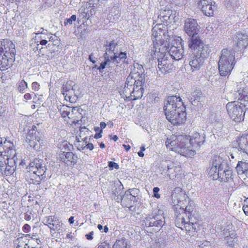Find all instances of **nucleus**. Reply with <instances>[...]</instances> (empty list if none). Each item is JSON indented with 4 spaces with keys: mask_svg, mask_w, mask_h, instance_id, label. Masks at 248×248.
Instances as JSON below:
<instances>
[{
    "mask_svg": "<svg viewBox=\"0 0 248 248\" xmlns=\"http://www.w3.org/2000/svg\"><path fill=\"white\" fill-rule=\"evenodd\" d=\"M204 137L199 133L195 132L192 136L172 135L167 138L166 145L171 149L186 157L195 155L196 151L203 144Z\"/></svg>",
    "mask_w": 248,
    "mask_h": 248,
    "instance_id": "f257e3e1",
    "label": "nucleus"
},
{
    "mask_svg": "<svg viewBox=\"0 0 248 248\" xmlns=\"http://www.w3.org/2000/svg\"><path fill=\"white\" fill-rule=\"evenodd\" d=\"M192 51L189 58V64L193 71L198 70L203 64L204 60L210 52L207 45L204 43L196 44L194 47H189Z\"/></svg>",
    "mask_w": 248,
    "mask_h": 248,
    "instance_id": "f03ea898",
    "label": "nucleus"
},
{
    "mask_svg": "<svg viewBox=\"0 0 248 248\" xmlns=\"http://www.w3.org/2000/svg\"><path fill=\"white\" fill-rule=\"evenodd\" d=\"M46 162L42 159H36L30 164L29 182L30 184L38 185L46 178Z\"/></svg>",
    "mask_w": 248,
    "mask_h": 248,
    "instance_id": "7ed1b4c3",
    "label": "nucleus"
},
{
    "mask_svg": "<svg viewBox=\"0 0 248 248\" xmlns=\"http://www.w3.org/2000/svg\"><path fill=\"white\" fill-rule=\"evenodd\" d=\"M234 54L231 50L223 49L218 62L219 74L221 76H227L231 74L234 65Z\"/></svg>",
    "mask_w": 248,
    "mask_h": 248,
    "instance_id": "20e7f679",
    "label": "nucleus"
},
{
    "mask_svg": "<svg viewBox=\"0 0 248 248\" xmlns=\"http://www.w3.org/2000/svg\"><path fill=\"white\" fill-rule=\"evenodd\" d=\"M184 30L188 35L191 36L188 42V47H194L196 44L203 43L198 35L200 27L196 20L191 18L186 19L185 22Z\"/></svg>",
    "mask_w": 248,
    "mask_h": 248,
    "instance_id": "39448f33",
    "label": "nucleus"
},
{
    "mask_svg": "<svg viewBox=\"0 0 248 248\" xmlns=\"http://www.w3.org/2000/svg\"><path fill=\"white\" fill-rule=\"evenodd\" d=\"M166 27L161 23H157L152 29V41L155 45L156 48L159 51H163L167 50L169 47L167 46L168 41H165L163 37H164L165 30Z\"/></svg>",
    "mask_w": 248,
    "mask_h": 248,
    "instance_id": "423d86ee",
    "label": "nucleus"
},
{
    "mask_svg": "<svg viewBox=\"0 0 248 248\" xmlns=\"http://www.w3.org/2000/svg\"><path fill=\"white\" fill-rule=\"evenodd\" d=\"M185 109L186 108L183 106L181 99L180 97H177L176 96L169 97L164 107L166 118L174 117V115H172V114L170 113L172 110L181 112V111H185Z\"/></svg>",
    "mask_w": 248,
    "mask_h": 248,
    "instance_id": "0eeeda50",
    "label": "nucleus"
},
{
    "mask_svg": "<svg viewBox=\"0 0 248 248\" xmlns=\"http://www.w3.org/2000/svg\"><path fill=\"white\" fill-rule=\"evenodd\" d=\"M226 108L230 118L235 122H240L244 120L245 106L238 101H232L227 104Z\"/></svg>",
    "mask_w": 248,
    "mask_h": 248,
    "instance_id": "6e6552de",
    "label": "nucleus"
},
{
    "mask_svg": "<svg viewBox=\"0 0 248 248\" xmlns=\"http://www.w3.org/2000/svg\"><path fill=\"white\" fill-rule=\"evenodd\" d=\"M163 211H158V214L156 215L149 216L145 217L144 221L147 227H155L161 228L165 224V217L163 216Z\"/></svg>",
    "mask_w": 248,
    "mask_h": 248,
    "instance_id": "1a4fd4ad",
    "label": "nucleus"
},
{
    "mask_svg": "<svg viewBox=\"0 0 248 248\" xmlns=\"http://www.w3.org/2000/svg\"><path fill=\"white\" fill-rule=\"evenodd\" d=\"M2 145V150L0 152V155L6 156V159L13 158L17 159L16 157L15 146L13 141L8 139H5Z\"/></svg>",
    "mask_w": 248,
    "mask_h": 248,
    "instance_id": "9d476101",
    "label": "nucleus"
},
{
    "mask_svg": "<svg viewBox=\"0 0 248 248\" xmlns=\"http://www.w3.org/2000/svg\"><path fill=\"white\" fill-rule=\"evenodd\" d=\"M167 46L169 47L168 49L166 50L161 51L162 53H168L172 59L177 61L184 58V49L182 46H170L168 43Z\"/></svg>",
    "mask_w": 248,
    "mask_h": 248,
    "instance_id": "9b49d317",
    "label": "nucleus"
},
{
    "mask_svg": "<svg viewBox=\"0 0 248 248\" xmlns=\"http://www.w3.org/2000/svg\"><path fill=\"white\" fill-rule=\"evenodd\" d=\"M15 56V50L14 48L11 50L8 48V50H6L5 52L0 55V64L2 67H10L14 60Z\"/></svg>",
    "mask_w": 248,
    "mask_h": 248,
    "instance_id": "f8f14e48",
    "label": "nucleus"
},
{
    "mask_svg": "<svg viewBox=\"0 0 248 248\" xmlns=\"http://www.w3.org/2000/svg\"><path fill=\"white\" fill-rule=\"evenodd\" d=\"M158 68L162 73L170 72L173 67L171 59H168L167 53H165L163 57L158 58Z\"/></svg>",
    "mask_w": 248,
    "mask_h": 248,
    "instance_id": "ddd939ff",
    "label": "nucleus"
},
{
    "mask_svg": "<svg viewBox=\"0 0 248 248\" xmlns=\"http://www.w3.org/2000/svg\"><path fill=\"white\" fill-rule=\"evenodd\" d=\"M237 38V42L233 49L235 51L241 52L248 46V35L245 33H239Z\"/></svg>",
    "mask_w": 248,
    "mask_h": 248,
    "instance_id": "4468645a",
    "label": "nucleus"
},
{
    "mask_svg": "<svg viewBox=\"0 0 248 248\" xmlns=\"http://www.w3.org/2000/svg\"><path fill=\"white\" fill-rule=\"evenodd\" d=\"M210 1V0H200L198 2L199 6L201 9L203 13L209 16H213L214 10L216 7Z\"/></svg>",
    "mask_w": 248,
    "mask_h": 248,
    "instance_id": "2eb2a0df",
    "label": "nucleus"
},
{
    "mask_svg": "<svg viewBox=\"0 0 248 248\" xmlns=\"http://www.w3.org/2000/svg\"><path fill=\"white\" fill-rule=\"evenodd\" d=\"M172 11L169 8L166 7L164 9H161L159 14L158 16V20H160L161 22L170 23L173 19L174 17L172 15ZM159 21H155V22Z\"/></svg>",
    "mask_w": 248,
    "mask_h": 248,
    "instance_id": "dca6fc26",
    "label": "nucleus"
},
{
    "mask_svg": "<svg viewBox=\"0 0 248 248\" xmlns=\"http://www.w3.org/2000/svg\"><path fill=\"white\" fill-rule=\"evenodd\" d=\"M170 113L172 114V115H174V117L172 118H166L174 125L182 124L186 120V113L185 111H182L180 112L177 111H175L174 110H172Z\"/></svg>",
    "mask_w": 248,
    "mask_h": 248,
    "instance_id": "f3484780",
    "label": "nucleus"
},
{
    "mask_svg": "<svg viewBox=\"0 0 248 248\" xmlns=\"http://www.w3.org/2000/svg\"><path fill=\"white\" fill-rule=\"evenodd\" d=\"M36 126L35 125H32V131H35V136L28 135L26 138V142L29 144L31 147H33L34 149H36V147L38 145H40L41 144H42L43 142V140H41L40 138L37 136L39 132H37V133H36Z\"/></svg>",
    "mask_w": 248,
    "mask_h": 248,
    "instance_id": "a211bd4d",
    "label": "nucleus"
},
{
    "mask_svg": "<svg viewBox=\"0 0 248 248\" xmlns=\"http://www.w3.org/2000/svg\"><path fill=\"white\" fill-rule=\"evenodd\" d=\"M234 145L238 150L248 154V135L238 138L234 141Z\"/></svg>",
    "mask_w": 248,
    "mask_h": 248,
    "instance_id": "6ab92c4d",
    "label": "nucleus"
},
{
    "mask_svg": "<svg viewBox=\"0 0 248 248\" xmlns=\"http://www.w3.org/2000/svg\"><path fill=\"white\" fill-rule=\"evenodd\" d=\"M190 220L189 217L186 219L185 218L184 214H179L176 217V226L182 230L185 229L186 231H190L191 224L189 223Z\"/></svg>",
    "mask_w": 248,
    "mask_h": 248,
    "instance_id": "aec40b11",
    "label": "nucleus"
},
{
    "mask_svg": "<svg viewBox=\"0 0 248 248\" xmlns=\"http://www.w3.org/2000/svg\"><path fill=\"white\" fill-rule=\"evenodd\" d=\"M171 196L172 202L175 205H178L181 201L185 200L187 197L185 192L179 187H175L174 189Z\"/></svg>",
    "mask_w": 248,
    "mask_h": 248,
    "instance_id": "412c9836",
    "label": "nucleus"
},
{
    "mask_svg": "<svg viewBox=\"0 0 248 248\" xmlns=\"http://www.w3.org/2000/svg\"><path fill=\"white\" fill-rule=\"evenodd\" d=\"M232 86L234 88L233 91H232L234 99H242V98L245 95L243 93H246L248 89L244 88V85L241 82L239 84L238 82L234 83Z\"/></svg>",
    "mask_w": 248,
    "mask_h": 248,
    "instance_id": "4be33fe9",
    "label": "nucleus"
},
{
    "mask_svg": "<svg viewBox=\"0 0 248 248\" xmlns=\"http://www.w3.org/2000/svg\"><path fill=\"white\" fill-rule=\"evenodd\" d=\"M238 175L240 177L245 179L248 178V163L246 161H238L236 167Z\"/></svg>",
    "mask_w": 248,
    "mask_h": 248,
    "instance_id": "5701e85b",
    "label": "nucleus"
},
{
    "mask_svg": "<svg viewBox=\"0 0 248 248\" xmlns=\"http://www.w3.org/2000/svg\"><path fill=\"white\" fill-rule=\"evenodd\" d=\"M180 167L176 166L173 163L168 164L167 167L162 170L161 174H167V176L170 178L172 179L174 178L178 171H180Z\"/></svg>",
    "mask_w": 248,
    "mask_h": 248,
    "instance_id": "b1692460",
    "label": "nucleus"
},
{
    "mask_svg": "<svg viewBox=\"0 0 248 248\" xmlns=\"http://www.w3.org/2000/svg\"><path fill=\"white\" fill-rule=\"evenodd\" d=\"M140 72L137 71V73L133 74L132 77L134 80L133 85L142 87L144 82V75L143 74V69L142 66H139ZM130 77V76H129Z\"/></svg>",
    "mask_w": 248,
    "mask_h": 248,
    "instance_id": "393cba45",
    "label": "nucleus"
},
{
    "mask_svg": "<svg viewBox=\"0 0 248 248\" xmlns=\"http://www.w3.org/2000/svg\"><path fill=\"white\" fill-rule=\"evenodd\" d=\"M233 177V173L232 170L227 169L224 167L223 169L220 170L218 179L217 180L221 182H226L230 180H232Z\"/></svg>",
    "mask_w": 248,
    "mask_h": 248,
    "instance_id": "a878e982",
    "label": "nucleus"
},
{
    "mask_svg": "<svg viewBox=\"0 0 248 248\" xmlns=\"http://www.w3.org/2000/svg\"><path fill=\"white\" fill-rule=\"evenodd\" d=\"M187 98L193 106L199 107V102L202 101V97L201 91L199 90H196L188 94Z\"/></svg>",
    "mask_w": 248,
    "mask_h": 248,
    "instance_id": "bb28decb",
    "label": "nucleus"
},
{
    "mask_svg": "<svg viewBox=\"0 0 248 248\" xmlns=\"http://www.w3.org/2000/svg\"><path fill=\"white\" fill-rule=\"evenodd\" d=\"M16 159L13 158H10L9 159H6L7 161V165H6L4 171L2 172V175L7 176L13 174L16 168Z\"/></svg>",
    "mask_w": 248,
    "mask_h": 248,
    "instance_id": "cd10ccee",
    "label": "nucleus"
},
{
    "mask_svg": "<svg viewBox=\"0 0 248 248\" xmlns=\"http://www.w3.org/2000/svg\"><path fill=\"white\" fill-rule=\"evenodd\" d=\"M42 223L45 225L47 226L49 228L52 227L53 225H55V224H57V225L60 224V222L59 219L54 216H49L44 217L43 219Z\"/></svg>",
    "mask_w": 248,
    "mask_h": 248,
    "instance_id": "c85d7f7f",
    "label": "nucleus"
},
{
    "mask_svg": "<svg viewBox=\"0 0 248 248\" xmlns=\"http://www.w3.org/2000/svg\"><path fill=\"white\" fill-rule=\"evenodd\" d=\"M116 46L117 44L113 41L110 42L108 45H106V52L104 56L108 57L111 59V56H113V55L117 52L116 50Z\"/></svg>",
    "mask_w": 248,
    "mask_h": 248,
    "instance_id": "c756f323",
    "label": "nucleus"
},
{
    "mask_svg": "<svg viewBox=\"0 0 248 248\" xmlns=\"http://www.w3.org/2000/svg\"><path fill=\"white\" fill-rule=\"evenodd\" d=\"M134 80L132 77L128 76L126 79V82L125 84L124 87L123 89V93L127 97L130 96L131 95V89L133 87V84Z\"/></svg>",
    "mask_w": 248,
    "mask_h": 248,
    "instance_id": "7c9ffc66",
    "label": "nucleus"
},
{
    "mask_svg": "<svg viewBox=\"0 0 248 248\" xmlns=\"http://www.w3.org/2000/svg\"><path fill=\"white\" fill-rule=\"evenodd\" d=\"M211 167H215L218 169L221 170L226 167V163L223 162L222 158L220 156H215L213 158Z\"/></svg>",
    "mask_w": 248,
    "mask_h": 248,
    "instance_id": "2f4dec72",
    "label": "nucleus"
},
{
    "mask_svg": "<svg viewBox=\"0 0 248 248\" xmlns=\"http://www.w3.org/2000/svg\"><path fill=\"white\" fill-rule=\"evenodd\" d=\"M126 58V54L124 52H121L117 53V52L111 56V60L114 64L115 62L116 63H120L121 61H124Z\"/></svg>",
    "mask_w": 248,
    "mask_h": 248,
    "instance_id": "473e14b6",
    "label": "nucleus"
},
{
    "mask_svg": "<svg viewBox=\"0 0 248 248\" xmlns=\"http://www.w3.org/2000/svg\"><path fill=\"white\" fill-rule=\"evenodd\" d=\"M58 109L60 111L62 116L63 118L68 117L69 118L71 108L65 105H60L58 107Z\"/></svg>",
    "mask_w": 248,
    "mask_h": 248,
    "instance_id": "72a5a7b5",
    "label": "nucleus"
},
{
    "mask_svg": "<svg viewBox=\"0 0 248 248\" xmlns=\"http://www.w3.org/2000/svg\"><path fill=\"white\" fill-rule=\"evenodd\" d=\"M105 61L101 63L100 66L97 67L100 72H102L106 67L112 66V61L108 57L104 56Z\"/></svg>",
    "mask_w": 248,
    "mask_h": 248,
    "instance_id": "f704fd0d",
    "label": "nucleus"
},
{
    "mask_svg": "<svg viewBox=\"0 0 248 248\" xmlns=\"http://www.w3.org/2000/svg\"><path fill=\"white\" fill-rule=\"evenodd\" d=\"M219 172H220L219 169L215 167H211L209 172V175L213 180H217L218 179Z\"/></svg>",
    "mask_w": 248,
    "mask_h": 248,
    "instance_id": "c9c22d12",
    "label": "nucleus"
},
{
    "mask_svg": "<svg viewBox=\"0 0 248 248\" xmlns=\"http://www.w3.org/2000/svg\"><path fill=\"white\" fill-rule=\"evenodd\" d=\"M89 133V130L85 127H81L80 129V133L76 137V140L77 143L81 142V139L84 135H88Z\"/></svg>",
    "mask_w": 248,
    "mask_h": 248,
    "instance_id": "e433bc0d",
    "label": "nucleus"
},
{
    "mask_svg": "<svg viewBox=\"0 0 248 248\" xmlns=\"http://www.w3.org/2000/svg\"><path fill=\"white\" fill-rule=\"evenodd\" d=\"M113 248H129L127 242L124 239L117 240L113 246Z\"/></svg>",
    "mask_w": 248,
    "mask_h": 248,
    "instance_id": "4c0bfd02",
    "label": "nucleus"
},
{
    "mask_svg": "<svg viewBox=\"0 0 248 248\" xmlns=\"http://www.w3.org/2000/svg\"><path fill=\"white\" fill-rule=\"evenodd\" d=\"M143 95V91L141 90H133L131 92L130 96L127 97L131 100H137L141 98Z\"/></svg>",
    "mask_w": 248,
    "mask_h": 248,
    "instance_id": "58836bf2",
    "label": "nucleus"
},
{
    "mask_svg": "<svg viewBox=\"0 0 248 248\" xmlns=\"http://www.w3.org/2000/svg\"><path fill=\"white\" fill-rule=\"evenodd\" d=\"M236 233L235 232L231 233L229 236H227L226 237V243L228 246L233 247L234 243L235 242V239L236 238Z\"/></svg>",
    "mask_w": 248,
    "mask_h": 248,
    "instance_id": "ea45409f",
    "label": "nucleus"
},
{
    "mask_svg": "<svg viewBox=\"0 0 248 248\" xmlns=\"http://www.w3.org/2000/svg\"><path fill=\"white\" fill-rule=\"evenodd\" d=\"M17 241L18 244L16 248H23V246L27 245V242H29V240L26 235L18 238Z\"/></svg>",
    "mask_w": 248,
    "mask_h": 248,
    "instance_id": "a19ab883",
    "label": "nucleus"
},
{
    "mask_svg": "<svg viewBox=\"0 0 248 248\" xmlns=\"http://www.w3.org/2000/svg\"><path fill=\"white\" fill-rule=\"evenodd\" d=\"M17 86L18 90L21 93H24L28 87V83L24 80L19 81Z\"/></svg>",
    "mask_w": 248,
    "mask_h": 248,
    "instance_id": "79ce46f5",
    "label": "nucleus"
},
{
    "mask_svg": "<svg viewBox=\"0 0 248 248\" xmlns=\"http://www.w3.org/2000/svg\"><path fill=\"white\" fill-rule=\"evenodd\" d=\"M61 224L57 225H53L52 227H50L49 228L50 229V232L52 236V237H56L55 235L56 234V232H60V230H61Z\"/></svg>",
    "mask_w": 248,
    "mask_h": 248,
    "instance_id": "37998d69",
    "label": "nucleus"
},
{
    "mask_svg": "<svg viewBox=\"0 0 248 248\" xmlns=\"http://www.w3.org/2000/svg\"><path fill=\"white\" fill-rule=\"evenodd\" d=\"M139 190L136 188H134L130 189L129 190H127L125 192L124 198L127 196L132 195V196H134L136 198V197L137 196Z\"/></svg>",
    "mask_w": 248,
    "mask_h": 248,
    "instance_id": "c03bdc74",
    "label": "nucleus"
},
{
    "mask_svg": "<svg viewBox=\"0 0 248 248\" xmlns=\"http://www.w3.org/2000/svg\"><path fill=\"white\" fill-rule=\"evenodd\" d=\"M77 19V16L75 15H73L69 18H66L64 22V25L65 26L68 25H72L73 21H75Z\"/></svg>",
    "mask_w": 248,
    "mask_h": 248,
    "instance_id": "a18cd8bd",
    "label": "nucleus"
},
{
    "mask_svg": "<svg viewBox=\"0 0 248 248\" xmlns=\"http://www.w3.org/2000/svg\"><path fill=\"white\" fill-rule=\"evenodd\" d=\"M65 159L67 161H70L71 162H74L75 160V155L72 152H66L64 154Z\"/></svg>",
    "mask_w": 248,
    "mask_h": 248,
    "instance_id": "49530a36",
    "label": "nucleus"
},
{
    "mask_svg": "<svg viewBox=\"0 0 248 248\" xmlns=\"http://www.w3.org/2000/svg\"><path fill=\"white\" fill-rule=\"evenodd\" d=\"M7 47H5V42L0 41V55H1L3 52H5L6 50H7Z\"/></svg>",
    "mask_w": 248,
    "mask_h": 248,
    "instance_id": "de8ad7c7",
    "label": "nucleus"
},
{
    "mask_svg": "<svg viewBox=\"0 0 248 248\" xmlns=\"http://www.w3.org/2000/svg\"><path fill=\"white\" fill-rule=\"evenodd\" d=\"M128 200L129 201H131L135 202V201H136V198L135 197L132 196V195L127 196L126 197H125L124 198V194L123 195V197L122 198V200L124 201H126Z\"/></svg>",
    "mask_w": 248,
    "mask_h": 248,
    "instance_id": "09e8293b",
    "label": "nucleus"
},
{
    "mask_svg": "<svg viewBox=\"0 0 248 248\" xmlns=\"http://www.w3.org/2000/svg\"><path fill=\"white\" fill-rule=\"evenodd\" d=\"M31 85L32 90L35 92L38 91L40 89V84L37 82H33Z\"/></svg>",
    "mask_w": 248,
    "mask_h": 248,
    "instance_id": "8fccbe9b",
    "label": "nucleus"
},
{
    "mask_svg": "<svg viewBox=\"0 0 248 248\" xmlns=\"http://www.w3.org/2000/svg\"><path fill=\"white\" fill-rule=\"evenodd\" d=\"M6 159H5L3 156L0 155V170H1V167H3V166H6L7 165V163L6 162Z\"/></svg>",
    "mask_w": 248,
    "mask_h": 248,
    "instance_id": "3c124183",
    "label": "nucleus"
},
{
    "mask_svg": "<svg viewBox=\"0 0 248 248\" xmlns=\"http://www.w3.org/2000/svg\"><path fill=\"white\" fill-rule=\"evenodd\" d=\"M159 188L158 187H155L153 189L154 196L157 199L160 197V195L158 194Z\"/></svg>",
    "mask_w": 248,
    "mask_h": 248,
    "instance_id": "603ef678",
    "label": "nucleus"
},
{
    "mask_svg": "<svg viewBox=\"0 0 248 248\" xmlns=\"http://www.w3.org/2000/svg\"><path fill=\"white\" fill-rule=\"evenodd\" d=\"M40 38L41 39V40L40 41V45L42 46H45L47 43V41L46 39V38L45 36H43L41 35L40 37Z\"/></svg>",
    "mask_w": 248,
    "mask_h": 248,
    "instance_id": "864d4df0",
    "label": "nucleus"
},
{
    "mask_svg": "<svg viewBox=\"0 0 248 248\" xmlns=\"http://www.w3.org/2000/svg\"><path fill=\"white\" fill-rule=\"evenodd\" d=\"M108 166L109 168L111 169H113L114 168L118 169L119 168L118 165L116 163L112 161H109L108 162Z\"/></svg>",
    "mask_w": 248,
    "mask_h": 248,
    "instance_id": "5fc2aeb1",
    "label": "nucleus"
},
{
    "mask_svg": "<svg viewBox=\"0 0 248 248\" xmlns=\"http://www.w3.org/2000/svg\"><path fill=\"white\" fill-rule=\"evenodd\" d=\"M31 230V226L28 224H25L23 227V231L24 232L27 233L29 232Z\"/></svg>",
    "mask_w": 248,
    "mask_h": 248,
    "instance_id": "6e6d98bb",
    "label": "nucleus"
},
{
    "mask_svg": "<svg viewBox=\"0 0 248 248\" xmlns=\"http://www.w3.org/2000/svg\"><path fill=\"white\" fill-rule=\"evenodd\" d=\"M210 242L209 241H205L203 242L202 244L199 245V246L200 248H203V247H207L210 246Z\"/></svg>",
    "mask_w": 248,
    "mask_h": 248,
    "instance_id": "4d7b16f0",
    "label": "nucleus"
},
{
    "mask_svg": "<svg viewBox=\"0 0 248 248\" xmlns=\"http://www.w3.org/2000/svg\"><path fill=\"white\" fill-rule=\"evenodd\" d=\"M25 235L27 236V238L29 237H30L31 239H35L38 236V234L37 233H32L27 234Z\"/></svg>",
    "mask_w": 248,
    "mask_h": 248,
    "instance_id": "13d9d810",
    "label": "nucleus"
},
{
    "mask_svg": "<svg viewBox=\"0 0 248 248\" xmlns=\"http://www.w3.org/2000/svg\"><path fill=\"white\" fill-rule=\"evenodd\" d=\"M185 212H184V213L183 214H184V215L186 214L187 215V213L188 214V215L187 216L189 217L190 215H191V212H192V211L191 210V208H190V206H186L185 208Z\"/></svg>",
    "mask_w": 248,
    "mask_h": 248,
    "instance_id": "bf43d9fd",
    "label": "nucleus"
},
{
    "mask_svg": "<svg viewBox=\"0 0 248 248\" xmlns=\"http://www.w3.org/2000/svg\"><path fill=\"white\" fill-rule=\"evenodd\" d=\"M77 146L78 149L79 150H83L86 148V146H85L84 144L82 143V144H81V143H78L77 144Z\"/></svg>",
    "mask_w": 248,
    "mask_h": 248,
    "instance_id": "052dcab7",
    "label": "nucleus"
},
{
    "mask_svg": "<svg viewBox=\"0 0 248 248\" xmlns=\"http://www.w3.org/2000/svg\"><path fill=\"white\" fill-rule=\"evenodd\" d=\"M98 248H110V246L106 243H102L98 246Z\"/></svg>",
    "mask_w": 248,
    "mask_h": 248,
    "instance_id": "680f3d73",
    "label": "nucleus"
},
{
    "mask_svg": "<svg viewBox=\"0 0 248 248\" xmlns=\"http://www.w3.org/2000/svg\"><path fill=\"white\" fill-rule=\"evenodd\" d=\"M93 232L92 231L86 235V237L88 240H92L93 238Z\"/></svg>",
    "mask_w": 248,
    "mask_h": 248,
    "instance_id": "e2e57ef3",
    "label": "nucleus"
},
{
    "mask_svg": "<svg viewBox=\"0 0 248 248\" xmlns=\"http://www.w3.org/2000/svg\"><path fill=\"white\" fill-rule=\"evenodd\" d=\"M243 210L246 215L248 216V205L247 204L244 205Z\"/></svg>",
    "mask_w": 248,
    "mask_h": 248,
    "instance_id": "0e129e2a",
    "label": "nucleus"
},
{
    "mask_svg": "<svg viewBox=\"0 0 248 248\" xmlns=\"http://www.w3.org/2000/svg\"><path fill=\"white\" fill-rule=\"evenodd\" d=\"M85 146H86L87 149H89L90 150H92L93 149V145L91 143H88Z\"/></svg>",
    "mask_w": 248,
    "mask_h": 248,
    "instance_id": "69168bd1",
    "label": "nucleus"
},
{
    "mask_svg": "<svg viewBox=\"0 0 248 248\" xmlns=\"http://www.w3.org/2000/svg\"><path fill=\"white\" fill-rule=\"evenodd\" d=\"M45 31V30L43 28H41L35 33H36V34H41L42 35V36H43V35L46 34L45 32H43V31Z\"/></svg>",
    "mask_w": 248,
    "mask_h": 248,
    "instance_id": "338daca9",
    "label": "nucleus"
},
{
    "mask_svg": "<svg viewBox=\"0 0 248 248\" xmlns=\"http://www.w3.org/2000/svg\"><path fill=\"white\" fill-rule=\"evenodd\" d=\"M87 136V135H84L82 139H81V141H83L82 143H84V144H87L88 143Z\"/></svg>",
    "mask_w": 248,
    "mask_h": 248,
    "instance_id": "774afa93",
    "label": "nucleus"
}]
</instances>
